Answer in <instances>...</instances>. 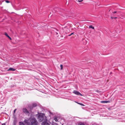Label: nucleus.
Returning <instances> with one entry per match:
<instances>
[{"label": "nucleus", "instance_id": "1", "mask_svg": "<svg viewBox=\"0 0 125 125\" xmlns=\"http://www.w3.org/2000/svg\"><path fill=\"white\" fill-rule=\"evenodd\" d=\"M29 120L31 125H37V122L34 118L31 117Z\"/></svg>", "mask_w": 125, "mask_h": 125}, {"label": "nucleus", "instance_id": "2", "mask_svg": "<svg viewBox=\"0 0 125 125\" xmlns=\"http://www.w3.org/2000/svg\"><path fill=\"white\" fill-rule=\"evenodd\" d=\"M23 112L26 115H28L29 114V111H28V110L25 108H24L22 109Z\"/></svg>", "mask_w": 125, "mask_h": 125}, {"label": "nucleus", "instance_id": "3", "mask_svg": "<svg viewBox=\"0 0 125 125\" xmlns=\"http://www.w3.org/2000/svg\"><path fill=\"white\" fill-rule=\"evenodd\" d=\"M39 121L40 122L42 121L44 119L42 115H39L38 117Z\"/></svg>", "mask_w": 125, "mask_h": 125}, {"label": "nucleus", "instance_id": "4", "mask_svg": "<svg viewBox=\"0 0 125 125\" xmlns=\"http://www.w3.org/2000/svg\"><path fill=\"white\" fill-rule=\"evenodd\" d=\"M73 92L74 93V94L76 95H80L82 96H83V95L81 94L80 92L74 90L73 91Z\"/></svg>", "mask_w": 125, "mask_h": 125}, {"label": "nucleus", "instance_id": "5", "mask_svg": "<svg viewBox=\"0 0 125 125\" xmlns=\"http://www.w3.org/2000/svg\"><path fill=\"white\" fill-rule=\"evenodd\" d=\"M42 125H50L48 123L47 120H46L45 121H43L42 123Z\"/></svg>", "mask_w": 125, "mask_h": 125}, {"label": "nucleus", "instance_id": "6", "mask_svg": "<svg viewBox=\"0 0 125 125\" xmlns=\"http://www.w3.org/2000/svg\"><path fill=\"white\" fill-rule=\"evenodd\" d=\"M37 106V104L36 103H34L32 104V107H29V106L28 107H29L30 108L31 110L33 107H35L36 106Z\"/></svg>", "mask_w": 125, "mask_h": 125}, {"label": "nucleus", "instance_id": "7", "mask_svg": "<svg viewBox=\"0 0 125 125\" xmlns=\"http://www.w3.org/2000/svg\"><path fill=\"white\" fill-rule=\"evenodd\" d=\"M16 70L15 69L12 68H10L8 70V71H14Z\"/></svg>", "mask_w": 125, "mask_h": 125}, {"label": "nucleus", "instance_id": "8", "mask_svg": "<svg viewBox=\"0 0 125 125\" xmlns=\"http://www.w3.org/2000/svg\"><path fill=\"white\" fill-rule=\"evenodd\" d=\"M109 101H101V102L102 103H109Z\"/></svg>", "mask_w": 125, "mask_h": 125}, {"label": "nucleus", "instance_id": "9", "mask_svg": "<svg viewBox=\"0 0 125 125\" xmlns=\"http://www.w3.org/2000/svg\"><path fill=\"white\" fill-rule=\"evenodd\" d=\"M54 120L56 121L57 122L58 121V120L57 119V117H55L54 118Z\"/></svg>", "mask_w": 125, "mask_h": 125}, {"label": "nucleus", "instance_id": "10", "mask_svg": "<svg viewBox=\"0 0 125 125\" xmlns=\"http://www.w3.org/2000/svg\"><path fill=\"white\" fill-rule=\"evenodd\" d=\"M78 125H85V124L83 123H80L78 124Z\"/></svg>", "mask_w": 125, "mask_h": 125}, {"label": "nucleus", "instance_id": "11", "mask_svg": "<svg viewBox=\"0 0 125 125\" xmlns=\"http://www.w3.org/2000/svg\"><path fill=\"white\" fill-rule=\"evenodd\" d=\"M29 121H30V120H29H29H24V122L25 123H28Z\"/></svg>", "mask_w": 125, "mask_h": 125}, {"label": "nucleus", "instance_id": "12", "mask_svg": "<svg viewBox=\"0 0 125 125\" xmlns=\"http://www.w3.org/2000/svg\"><path fill=\"white\" fill-rule=\"evenodd\" d=\"M19 123L20 125H24L23 123L22 122H20Z\"/></svg>", "mask_w": 125, "mask_h": 125}, {"label": "nucleus", "instance_id": "13", "mask_svg": "<svg viewBox=\"0 0 125 125\" xmlns=\"http://www.w3.org/2000/svg\"><path fill=\"white\" fill-rule=\"evenodd\" d=\"M89 28H92V29H94V27H93L92 25H90L89 26Z\"/></svg>", "mask_w": 125, "mask_h": 125}, {"label": "nucleus", "instance_id": "14", "mask_svg": "<svg viewBox=\"0 0 125 125\" xmlns=\"http://www.w3.org/2000/svg\"><path fill=\"white\" fill-rule=\"evenodd\" d=\"M5 35L7 37H8V36H9L7 33L5 32Z\"/></svg>", "mask_w": 125, "mask_h": 125}, {"label": "nucleus", "instance_id": "15", "mask_svg": "<svg viewBox=\"0 0 125 125\" xmlns=\"http://www.w3.org/2000/svg\"><path fill=\"white\" fill-rule=\"evenodd\" d=\"M60 67H61V69L62 70L63 68V65H61Z\"/></svg>", "mask_w": 125, "mask_h": 125}, {"label": "nucleus", "instance_id": "16", "mask_svg": "<svg viewBox=\"0 0 125 125\" xmlns=\"http://www.w3.org/2000/svg\"><path fill=\"white\" fill-rule=\"evenodd\" d=\"M83 1V0H78V1L79 2H82V1Z\"/></svg>", "mask_w": 125, "mask_h": 125}, {"label": "nucleus", "instance_id": "17", "mask_svg": "<svg viewBox=\"0 0 125 125\" xmlns=\"http://www.w3.org/2000/svg\"><path fill=\"white\" fill-rule=\"evenodd\" d=\"M5 2L7 3H9L10 2L8 0H6Z\"/></svg>", "mask_w": 125, "mask_h": 125}, {"label": "nucleus", "instance_id": "18", "mask_svg": "<svg viewBox=\"0 0 125 125\" xmlns=\"http://www.w3.org/2000/svg\"><path fill=\"white\" fill-rule=\"evenodd\" d=\"M80 105H81L83 106H84V105L83 104H82V103H81V104H80Z\"/></svg>", "mask_w": 125, "mask_h": 125}, {"label": "nucleus", "instance_id": "19", "mask_svg": "<svg viewBox=\"0 0 125 125\" xmlns=\"http://www.w3.org/2000/svg\"><path fill=\"white\" fill-rule=\"evenodd\" d=\"M73 34V33H71V34L69 35L68 36H71V35Z\"/></svg>", "mask_w": 125, "mask_h": 125}, {"label": "nucleus", "instance_id": "20", "mask_svg": "<svg viewBox=\"0 0 125 125\" xmlns=\"http://www.w3.org/2000/svg\"><path fill=\"white\" fill-rule=\"evenodd\" d=\"M17 109H15L14 110V113H15V112L16 110Z\"/></svg>", "mask_w": 125, "mask_h": 125}, {"label": "nucleus", "instance_id": "21", "mask_svg": "<svg viewBox=\"0 0 125 125\" xmlns=\"http://www.w3.org/2000/svg\"><path fill=\"white\" fill-rule=\"evenodd\" d=\"M111 18L112 19H115V18H117V17H111Z\"/></svg>", "mask_w": 125, "mask_h": 125}, {"label": "nucleus", "instance_id": "22", "mask_svg": "<svg viewBox=\"0 0 125 125\" xmlns=\"http://www.w3.org/2000/svg\"><path fill=\"white\" fill-rule=\"evenodd\" d=\"M9 39H10V40H11V38L9 36H8V37Z\"/></svg>", "mask_w": 125, "mask_h": 125}, {"label": "nucleus", "instance_id": "23", "mask_svg": "<svg viewBox=\"0 0 125 125\" xmlns=\"http://www.w3.org/2000/svg\"><path fill=\"white\" fill-rule=\"evenodd\" d=\"M116 12H117L116 11H115L114 12H113V13H116Z\"/></svg>", "mask_w": 125, "mask_h": 125}, {"label": "nucleus", "instance_id": "24", "mask_svg": "<svg viewBox=\"0 0 125 125\" xmlns=\"http://www.w3.org/2000/svg\"><path fill=\"white\" fill-rule=\"evenodd\" d=\"M2 125H5V123L3 124Z\"/></svg>", "mask_w": 125, "mask_h": 125}, {"label": "nucleus", "instance_id": "25", "mask_svg": "<svg viewBox=\"0 0 125 125\" xmlns=\"http://www.w3.org/2000/svg\"><path fill=\"white\" fill-rule=\"evenodd\" d=\"M77 104H79L80 105V104H81V103H77V102H76Z\"/></svg>", "mask_w": 125, "mask_h": 125}, {"label": "nucleus", "instance_id": "26", "mask_svg": "<svg viewBox=\"0 0 125 125\" xmlns=\"http://www.w3.org/2000/svg\"><path fill=\"white\" fill-rule=\"evenodd\" d=\"M56 33L57 34H58V33H57V32H56Z\"/></svg>", "mask_w": 125, "mask_h": 125}]
</instances>
